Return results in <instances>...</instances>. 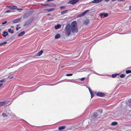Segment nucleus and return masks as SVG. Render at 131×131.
<instances>
[{"label": "nucleus", "instance_id": "f257e3e1", "mask_svg": "<svg viewBox=\"0 0 131 131\" xmlns=\"http://www.w3.org/2000/svg\"><path fill=\"white\" fill-rule=\"evenodd\" d=\"M70 28L72 33H77L78 30L77 27V24L76 21H73L70 25Z\"/></svg>", "mask_w": 131, "mask_h": 131}, {"label": "nucleus", "instance_id": "f03ea898", "mask_svg": "<svg viewBox=\"0 0 131 131\" xmlns=\"http://www.w3.org/2000/svg\"><path fill=\"white\" fill-rule=\"evenodd\" d=\"M70 27V25L68 24L67 25L65 28L66 34L68 36H69L71 34V30Z\"/></svg>", "mask_w": 131, "mask_h": 131}, {"label": "nucleus", "instance_id": "7ed1b4c3", "mask_svg": "<svg viewBox=\"0 0 131 131\" xmlns=\"http://www.w3.org/2000/svg\"><path fill=\"white\" fill-rule=\"evenodd\" d=\"M34 18V17H30L29 19L26 21L23 26L25 27L30 24L32 22Z\"/></svg>", "mask_w": 131, "mask_h": 131}, {"label": "nucleus", "instance_id": "20e7f679", "mask_svg": "<svg viewBox=\"0 0 131 131\" xmlns=\"http://www.w3.org/2000/svg\"><path fill=\"white\" fill-rule=\"evenodd\" d=\"M90 11L89 10H85V12L82 13L81 14H79L78 16L77 17H80L82 16H84L86 14V13Z\"/></svg>", "mask_w": 131, "mask_h": 131}, {"label": "nucleus", "instance_id": "39448f33", "mask_svg": "<svg viewBox=\"0 0 131 131\" xmlns=\"http://www.w3.org/2000/svg\"><path fill=\"white\" fill-rule=\"evenodd\" d=\"M79 1V0H71L68 2V4L74 5L78 2Z\"/></svg>", "mask_w": 131, "mask_h": 131}, {"label": "nucleus", "instance_id": "423d86ee", "mask_svg": "<svg viewBox=\"0 0 131 131\" xmlns=\"http://www.w3.org/2000/svg\"><path fill=\"white\" fill-rule=\"evenodd\" d=\"M98 96L101 97H103L105 96V94L101 92H98L95 93Z\"/></svg>", "mask_w": 131, "mask_h": 131}, {"label": "nucleus", "instance_id": "0eeeda50", "mask_svg": "<svg viewBox=\"0 0 131 131\" xmlns=\"http://www.w3.org/2000/svg\"><path fill=\"white\" fill-rule=\"evenodd\" d=\"M103 0H94L90 2V3H95L100 2L102 1Z\"/></svg>", "mask_w": 131, "mask_h": 131}, {"label": "nucleus", "instance_id": "6e6552de", "mask_svg": "<svg viewBox=\"0 0 131 131\" xmlns=\"http://www.w3.org/2000/svg\"><path fill=\"white\" fill-rule=\"evenodd\" d=\"M30 16V14L29 13H27L25 14L23 16V18H28Z\"/></svg>", "mask_w": 131, "mask_h": 131}, {"label": "nucleus", "instance_id": "1a4fd4ad", "mask_svg": "<svg viewBox=\"0 0 131 131\" xmlns=\"http://www.w3.org/2000/svg\"><path fill=\"white\" fill-rule=\"evenodd\" d=\"M108 14L107 13H101L100 14V16H104V17H106L108 16Z\"/></svg>", "mask_w": 131, "mask_h": 131}, {"label": "nucleus", "instance_id": "9d476101", "mask_svg": "<svg viewBox=\"0 0 131 131\" xmlns=\"http://www.w3.org/2000/svg\"><path fill=\"white\" fill-rule=\"evenodd\" d=\"M21 18H20L18 19L15 20L13 21V22L14 23L19 22L21 20Z\"/></svg>", "mask_w": 131, "mask_h": 131}, {"label": "nucleus", "instance_id": "9b49d317", "mask_svg": "<svg viewBox=\"0 0 131 131\" xmlns=\"http://www.w3.org/2000/svg\"><path fill=\"white\" fill-rule=\"evenodd\" d=\"M43 51L42 50H41L39 51L36 55L35 56H40L43 53Z\"/></svg>", "mask_w": 131, "mask_h": 131}, {"label": "nucleus", "instance_id": "f8f14e48", "mask_svg": "<svg viewBox=\"0 0 131 131\" xmlns=\"http://www.w3.org/2000/svg\"><path fill=\"white\" fill-rule=\"evenodd\" d=\"M8 35V33L7 32L4 31L3 32L2 35L4 37H5Z\"/></svg>", "mask_w": 131, "mask_h": 131}, {"label": "nucleus", "instance_id": "ddd939ff", "mask_svg": "<svg viewBox=\"0 0 131 131\" xmlns=\"http://www.w3.org/2000/svg\"><path fill=\"white\" fill-rule=\"evenodd\" d=\"M68 11V10H64L63 11L61 12V14L62 15H63L67 13Z\"/></svg>", "mask_w": 131, "mask_h": 131}, {"label": "nucleus", "instance_id": "4468645a", "mask_svg": "<svg viewBox=\"0 0 131 131\" xmlns=\"http://www.w3.org/2000/svg\"><path fill=\"white\" fill-rule=\"evenodd\" d=\"M89 21L88 20H85L84 21L83 24L84 25H86L88 24L89 23Z\"/></svg>", "mask_w": 131, "mask_h": 131}, {"label": "nucleus", "instance_id": "2eb2a0df", "mask_svg": "<svg viewBox=\"0 0 131 131\" xmlns=\"http://www.w3.org/2000/svg\"><path fill=\"white\" fill-rule=\"evenodd\" d=\"M61 25L60 24H58L57 25L54 26L55 29H57L61 28Z\"/></svg>", "mask_w": 131, "mask_h": 131}, {"label": "nucleus", "instance_id": "dca6fc26", "mask_svg": "<svg viewBox=\"0 0 131 131\" xmlns=\"http://www.w3.org/2000/svg\"><path fill=\"white\" fill-rule=\"evenodd\" d=\"M97 112H94L93 114V117L94 118H96L97 116Z\"/></svg>", "mask_w": 131, "mask_h": 131}, {"label": "nucleus", "instance_id": "f3484780", "mask_svg": "<svg viewBox=\"0 0 131 131\" xmlns=\"http://www.w3.org/2000/svg\"><path fill=\"white\" fill-rule=\"evenodd\" d=\"M56 6V5L54 4H53L52 5H49L48 4H46V6H48L49 7H55Z\"/></svg>", "mask_w": 131, "mask_h": 131}, {"label": "nucleus", "instance_id": "a211bd4d", "mask_svg": "<svg viewBox=\"0 0 131 131\" xmlns=\"http://www.w3.org/2000/svg\"><path fill=\"white\" fill-rule=\"evenodd\" d=\"M25 33V31H22L21 32H20V33H19L18 35V36H22L24 35Z\"/></svg>", "mask_w": 131, "mask_h": 131}, {"label": "nucleus", "instance_id": "6ab92c4d", "mask_svg": "<svg viewBox=\"0 0 131 131\" xmlns=\"http://www.w3.org/2000/svg\"><path fill=\"white\" fill-rule=\"evenodd\" d=\"M60 37V35L59 34H57L55 35V38L56 39H57Z\"/></svg>", "mask_w": 131, "mask_h": 131}, {"label": "nucleus", "instance_id": "aec40b11", "mask_svg": "<svg viewBox=\"0 0 131 131\" xmlns=\"http://www.w3.org/2000/svg\"><path fill=\"white\" fill-rule=\"evenodd\" d=\"M65 127H66L65 126H60L59 127V129L60 130H61L62 129H64L65 128Z\"/></svg>", "mask_w": 131, "mask_h": 131}, {"label": "nucleus", "instance_id": "412c9836", "mask_svg": "<svg viewBox=\"0 0 131 131\" xmlns=\"http://www.w3.org/2000/svg\"><path fill=\"white\" fill-rule=\"evenodd\" d=\"M8 32L12 34L14 33V31L13 30H11L10 29H8Z\"/></svg>", "mask_w": 131, "mask_h": 131}, {"label": "nucleus", "instance_id": "4be33fe9", "mask_svg": "<svg viewBox=\"0 0 131 131\" xmlns=\"http://www.w3.org/2000/svg\"><path fill=\"white\" fill-rule=\"evenodd\" d=\"M11 8V9H17V7L15 6H12Z\"/></svg>", "mask_w": 131, "mask_h": 131}, {"label": "nucleus", "instance_id": "5701e85b", "mask_svg": "<svg viewBox=\"0 0 131 131\" xmlns=\"http://www.w3.org/2000/svg\"><path fill=\"white\" fill-rule=\"evenodd\" d=\"M118 123L116 122H113L112 123L111 125L112 126H115Z\"/></svg>", "mask_w": 131, "mask_h": 131}, {"label": "nucleus", "instance_id": "b1692460", "mask_svg": "<svg viewBox=\"0 0 131 131\" xmlns=\"http://www.w3.org/2000/svg\"><path fill=\"white\" fill-rule=\"evenodd\" d=\"M55 10L54 8H52L48 10V11L49 12H51L54 11Z\"/></svg>", "mask_w": 131, "mask_h": 131}, {"label": "nucleus", "instance_id": "393cba45", "mask_svg": "<svg viewBox=\"0 0 131 131\" xmlns=\"http://www.w3.org/2000/svg\"><path fill=\"white\" fill-rule=\"evenodd\" d=\"M5 102H0V107L4 105Z\"/></svg>", "mask_w": 131, "mask_h": 131}, {"label": "nucleus", "instance_id": "a878e982", "mask_svg": "<svg viewBox=\"0 0 131 131\" xmlns=\"http://www.w3.org/2000/svg\"><path fill=\"white\" fill-rule=\"evenodd\" d=\"M6 80L5 79H4L3 80H0V83L5 82L6 81Z\"/></svg>", "mask_w": 131, "mask_h": 131}, {"label": "nucleus", "instance_id": "bb28decb", "mask_svg": "<svg viewBox=\"0 0 131 131\" xmlns=\"http://www.w3.org/2000/svg\"><path fill=\"white\" fill-rule=\"evenodd\" d=\"M128 105L130 107H131V100L129 101L128 103Z\"/></svg>", "mask_w": 131, "mask_h": 131}, {"label": "nucleus", "instance_id": "cd10ccee", "mask_svg": "<svg viewBox=\"0 0 131 131\" xmlns=\"http://www.w3.org/2000/svg\"><path fill=\"white\" fill-rule=\"evenodd\" d=\"M121 78H124L125 77V75L123 74H122L120 75L119 76Z\"/></svg>", "mask_w": 131, "mask_h": 131}, {"label": "nucleus", "instance_id": "c85d7f7f", "mask_svg": "<svg viewBox=\"0 0 131 131\" xmlns=\"http://www.w3.org/2000/svg\"><path fill=\"white\" fill-rule=\"evenodd\" d=\"M126 73L128 74L131 73V70H128L126 71Z\"/></svg>", "mask_w": 131, "mask_h": 131}, {"label": "nucleus", "instance_id": "c756f323", "mask_svg": "<svg viewBox=\"0 0 131 131\" xmlns=\"http://www.w3.org/2000/svg\"><path fill=\"white\" fill-rule=\"evenodd\" d=\"M7 43L6 42H2V43H0V46H2L5 44Z\"/></svg>", "mask_w": 131, "mask_h": 131}, {"label": "nucleus", "instance_id": "7c9ffc66", "mask_svg": "<svg viewBox=\"0 0 131 131\" xmlns=\"http://www.w3.org/2000/svg\"><path fill=\"white\" fill-rule=\"evenodd\" d=\"M118 74H112V77L113 78H114Z\"/></svg>", "mask_w": 131, "mask_h": 131}, {"label": "nucleus", "instance_id": "2f4dec72", "mask_svg": "<svg viewBox=\"0 0 131 131\" xmlns=\"http://www.w3.org/2000/svg\"><path fill=\"white\" fill-rule=\"evenodd\" d=\"M2 115L4 117H6L8 116V115L4 113H3Z\"/></svg>", "mask_w": 131, "mask_h": 131}, {"label": "nucleus", "instance_id": "473e14b6", "mask_svg": "<svg viewBox=\"0 0 131 131\" xmlns=\"http://www.w3.org/2000/svg\"><path fill=\"white\" fill-rule=\"evenodd\" d=\"M13 78V76H8V77L7 78V79H12Z\"/></svg>", "mask_w": 131, "mask_h": 131}, {"label": "nucleus", "instance_id": "72a5a7b5", "mask_svg": "<svg viewBox=\"0 0 131 131\" xmlns=\"http://www.w3.org/2000/svg\"><path fill=\"white\" fill-rule=\"evenodd\" d=\"M73 74H68L66 75L67 76H70L72 75Z\"/></svg>", "mask_w": 131, "mask_h": 131}, {"label": "nucleus", "instance_id": "f704fd0d", "mask_svg": "<svg viewBox=\"0 0 131 131\" xmlns=\"http://www.w3.org/2000/svg\"><path fill=\"white\" fill-rule=\"evenodd\" d=\"M112 1L113 2L115 1L116 0H112ZM125 0H118V1H123Z\"/></svg>", "mask_w": 131, "mask_h": 131}, {"label": "nucleus", "instance_id": "c9c22d12", "mask_svg": "<svg viewBox=\"0 0 131 131\" xmlns=\"http://www.w3.org/2000/svg\"><path fill=\"white\" fill-rule=\"evenodd\" d=\"M91 95V97L92 98L94 96V94H93V93H92V94H90Z\"/></svg>", "mask_w": 131, "mask_h": 131}, {"label": "nucleus", "instance_id": "e433bc0d", "mask_svg": "<svg viewBox=\"0 0 131 131\" xmlns=\"http://www.w3.org/2000/svg\"><path fill=\"white\" fill-rule=\"evenodd\" d=\"M7 23V21H5V22L3 23L2 24V25H4L5 24Z\"/></svg>", "mask_w": 131, "mask_h": 131}, {"label": "nucleus", "instance_id": "4c0bfd02", "mask_svg": "<svg viewBox=\"0 0 131 131\" xmlns=\"http://www.w3.org/2000/svg\"><path fill=\"white\" fill-rule=\"evenodd\" d=\"M89 90L90 91V94H92V93H93V92L90 89V88H89Z\"/></svg>", "mask_w": 131, "mask_h": 131}, {"label": "nucleus", "instance_id": "58836bf2", "mask_svg": "<svg viewBox=\"0 0 131 131\" xmlns=\"http://www.w3.org/2000/svg\"><path fill=\"white\" fill-rule=\"evenodd\" d=\"M85 78H82L80 80L81 81H83L85 80Z\"/></svg>", "mask_w": 131, "mask_h": 131}, {"label": "nucleus", "instance_id": "ea45409f", "mask_svg": "<svg viewBox=\"0 0 131 131\" xmlns=\"http://www.w3.org/2000/svg\"><path fill=\"white\" fill-rule=\"evenodd\" d=\"M17 10H23V9L22 8H20V9H19V8H17V9H16Z\"/></svg>", "mask_w": 131, "mask_h": 131}, {"label": "nucleus", "instance_id": "a19ab883", "mask_svg": "<svg viewBox=\"0 0 131 131\" xmlns=\"http://www.w3.org/2000/svg\"><path fill=\"white\" fill-rule=\"evenodd\" d=\"M65 8V6H61L60 7V8Z\"/></svg>", "mask_w": 131, "mask_h": 131}, {"label": "nucleus", "instance_id": "79ce46f5", "mask_svg": "<svg viewBox=\"0 0 131 131\" xmlns=\"http://www.w3.org/2000/svg\"><path fill=\"white\" fill-rule=\"evenodd\" d=\"M7 6V7L9 8H10V9H11V6Z\"/></svg>", "mask_w": 131, "mask_h": 131}, {"label": "nucleus", "instance_id": "37998d69", "mask_svg": "<svg viewBox=\"0 0 131 131\" xmlns=\"http://www.w3.org/2000/svg\"><path fill=\"white\" fill-rule=\"evenodd\" d=\"M10 10H8L6 12V13H10Z\"/></svg>", "mask_w": 131, "mask_h": 131}, {"label": "nucleus", "instance_id": "c03bdc74", "mask_svg": "<svg viewBox=\"0 0 131 131\" xmlns=\"http://www.w3.org/2000/svg\"><path fill=\"white\" fill-rule=\"evenodd\" d=\"M3 83L0 84V88L2 87L3 86Z\"/></svg>", "mask_w": 131, "mask_h": 131}, {"label": "nucleus", "instance_id": "a18cd8bd", "mask_svg": "<svg viewBox=\"0 0 131 131\" xmlns=\"http://www.w3.org/2000/svg\"><path fill=\"white\" fill-rule=\"evenodd\" d=\"M53 1V0H47V2H50V1Z\"/></svg>", "mask_w": 131, "mask_h": 131}, {"label": "nucleus", "instance_id": "49530a36", "mask_svg": "<svg viewBox=\"0 0 131 131\" xmlns=\"http://www.w3.org/2000/svg\"><path fill=\"white\" fill-rule=\"evenodd\" d=\"M18 27H17L16 29V30L17 31H18Z\"/></svg>", "mask_w": 131, "mask_h": 131}, {"label": "nucleus", "instance_id": "de8ad7c7", "mask_svg": "<svg viewBox=\"0 0 131 131\" xmlns=\"http://www.w3.org/2000/svg\"><path fill=\"white\" fill-rule=\"evenodd\" d=\"M42 6H46V4H43L41 5Z\"/></svg>", "mask_w": 131, "mask_h": 131}, {"label": "nucleus", "instance_id": "09e8293b", "mask_svg": "<svg viewBox=\"0 0 131 131\" xmlns=\"http://www.w3.org/2000/svg\"><path fill=\"white\" fill-rule=\"evenodd\" d=\"M129 9L130 10H131V6H130V7H129Z\"/></svg>", "mask_w": 131, "mask_h": 131}, {"label": "nucleus", "instance_id": "8fccbe9b", "mask_svg": "<svg viewBox=\"0 0 131 131\" xmlns=\"http://www.w3.org/2000/svg\"><path fill=\"white\" fill-rule=\"evenodd\" d=\"M48 9H45L44 10V11H48Z\"/></svg>", "mask_w": 131, "mask_h": 131}, {"label": "nucleus", "instance_id": "3c124183", "mask_svg": "<svg viewBox=\"0 0 131 131\" xmlns=\"http://www.w3.org/2000/svg\"><path fill=\"white\" fill-rule=\"evenodd\" d=\"M105 1H106V2H108L109 0H104Z\"/></svg>", "mask_w": 131, "mask_h": 131}, {"label": "nucleus", "instance_id": "603ef678", "mask_svg": "<svg viewBox=\"0 0 131 131\" xmlns=\"http://www.w3.org/2000/svg\"><path fill=\"white\" fill-rule=\"evenodd\" d=\"M18 28V29H20V28L21 27H19Z\"/></svg>", "mask_w": 131, "mask_h": 131}, {"label": "nucleus", "instance_id": "864d4df0", "mask_svg": "<svg viewBox=\"0 0 131 131\" xmlns=\"http://www.w3.org/2000/svg\"><path fill=\"white\" fill-rule=\"evenodd\" d=\"M11 28H13V26H11Z\"/></svg>", "mask_w": 131, "mask_h": 131}, {"label": "nucleus", "instance_id": "5fc2aeb1", "mask_svg": "<svg viewBox=\"0 0 131 131\" xmlns=\"http://www.w3.org/2000/svg\"><path fill=\"white\" fill-rule=\"evenodd\" d=\"M57 58H56V59H55V60H57Z\"/></svg>", "mask_w": 131, "mask_h": 131}, {"label": "nucleus", "instance_id": "6e6d98bb", "mask_svg": "<svg viewBox=\"0 0 131 131\" xmlns=\"http://www.w3.org/2000/svg\"><path fill=\"white\" fill-rule=\"evenodd\" d=\"M63 67H64L63 66H62V67H61V68H63Z\"/></svg>", "mask_w": 131, "mask_h": 131}, {"label": "nucleus", "instance_id": "4d7b16f0", "mask_svg": "<svg viewBox=\"0 0 131 131\" xmlns=\"http://www.w3.org/2000/svg\"><path fill=\"white\" fill-rule=\"evenodd\" d=\"M1 31V29H0V32Z\"/></svg>", "mask_w": 131, "mask_h": 131}, {"label": "nucleus", "instance_id": "13d9d810", "mask_svg": "<svg viewBox=\"0 0 131 131\" xmlns=\"http://www.w3.org/2000/svg\"><path fill=\"white\" fill-rule=\"evenodd\" d=\"M47 15H49V14H47Z\"/></svg>", "mask_w": 131, "mask_h": 131}, {"label": "nucleus", "instance_id": "bf43d9fd", "mask_svg": "<svg viewBox=\"0 0 131 131\" xmlns=\"http://www.w3.org/2000/svg\"><path fill=\"white\" fill-rule=\"evenodd\" d=\"M17 26H18V25H17Z\"/></svg>", "mask_w": 131, "mask_h": 131}]
</instances>
